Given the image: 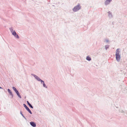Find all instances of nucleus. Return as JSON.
Returning <instances> with one entry per match:
<instances>
[{"instance_id":"obj_19","label":"nucleus","mask_w":127,"mask_h":127,"mask_svg":"<svg viewBox=\"0 0 127 127\" xmlns=\"http://www.w3.org/2000/svg\"><path fill=\"white\" fill-rule=\"evenodd\" d=\"M50 0H48V1H50Z\"/></svg>"},{"instance_id":"obj_8","label":"nucleus","mask_w":127,"mask_h":127,"mask_svg":"<svg viewBox=\"0 0 127 127\" xmlns=\"http://www.w3.org/2000/svg\"><path fill=\"white\" fill-rule=\"evenodd\" d=\"M111 2L108 0H106L104 2V4L106 6L109 4Z\"/></svg>"},{"instance_id":"obj_11","label":"nucleus","mask_w":127,"mask_h":127,"mask_svg":"<svg viewBox=\"0 0 127 127\" xmlns=\"http://www.w3.org/2000/svg\"><path fill=\"white\" fill-rule=\"evenodd\" d=\"M27 103L29 107L32 108H33V106L32 105L31 103L28 101H27Z\"/></svg>"},{"instance_id":"obj_5","label":"nucleus","mask_w":127,"mask_h":127,"mask_svg":"<svg viewBox=\"0 0 127 127\" xmlns=\"http://www.w3.org/2000/svg\"><path fill=\"white\" fill-rule=\"evenodd\" d=\"M12 34L14 35V36L17 38H19V37L18 35L16 33L15 31L14 30L13 32H12Z\"/></svg>"},{"instance_id":"obj_18","label":"nucleus","mask_w":127,"mask_h":127,"mask_svg":"<svg viewBox=\"0 0 127 127\" xmlns=\"http://www.w3.org/2000/svg\"><path fill=\"white\" fill-rule=\"evenodd\" d=\"M0 89H2L3 88L1 87H0Z\"/></svg>"},{"instance_id":"obj_6","label":"nucleus","mask_w":127,"mask_h":127,"mask_svg":"<svg viewBox=\"0 0 127 127\" xmlns=\"http://www.w3.org/2000/svg\"><path fill=\"white\" fill-rule=\"evenodd\" d=\"M23 106L31 114H32V113L31 110L29 109V108L25 104H23Z\"/></svg>"},{"instance_id":"obj_16","label":"nucleus","mask_w":127,"mask_h":127,"mask_svg":"<svg viewBox=\"0 0 127 127\" xmlns=\"http://www.w3.org/2000/svg\"><path fill=\"white\" fill-rule=\"evenodd\" d=\"M9 30H10V31L12 33V32H13V30L12 28H9Z\"/></svg>"},{"instance_id":"obj_2","label":"nucleus","mask_w":127,"mask_h":127,"mask_svg":"<svg viewBox=\"0 0 127 127\" xmlns=\"http://www.w3.org/2000/svg\"><path fill=\"white\" fill-rule=\"evenodd\" d=\"M81 7L80 4L79 3H78L77 5L74 7L72 9V10L73 11L75 12L77 11L81 8Z\"/></svg>"},{"instance_id":"obj_1","label":"nucleus","mask_w":127,"mask_h":127,"mask_svg":"<svg viewBox=\"0 0 127 127\" xmlns=\"http://www.w3.org/2000/svg\"><path fill=\"white\" fill-rule=\"evenodd\" d=\"M120 50L119 48L117 49L115 54L116 60L118 62L120 61L121 58V55L119 54L120 52V51H119Z\"/></svg>"},{"instance_id":"obj_7","label":"nucleus","mask_w":127,"mask_h":127,"mask_svg":"<svg viewBox=\"0 0 127 127\" xmlns=\"http://www.w3.org/2000/svg\"><path fill=\"white\" fill-rule=\"evenodd\" d=\"M31 125L33 127H35L36 126V125L35 123L33 122H31L30 123Z\"/></svg>"},{"instance_id":"obj_13","label":"nucleus","mask_w":127,"mask_h":127,"mask_svg":"<svg viewBox=\"0 0 127 127\" xmlns=\"http://www.w3.org/2000/svg\"><path fill=\"white\" fill-rule=\"evenodd\" d=\"M109 45H105V49L106 50L109 48Z\"/></svg>"},{"instance_id":"obj_9","label":"nucleus","mask_w":127,"mask_h":127,"mask_svg":"<svg viewBox=\"0 0 127 127\" xmlns=\"http://www.w3.org/2000/svg\"><path fill=\"white\" fill-rule=\"evenodd\" d=\"M108 17L110 18H112L113 17V15L111 12L109 11L108 12Z\"/></svg>"},{"instance_id":"obj_14","label":"nucleus","mask_w":127,"mask_h":127,"mask_svg":"<svg viewBox=\"0 0 127 127\" xmlns=\"http://www.w3.org/2000/svg\"><path fill=\"white\" fill-rule=\"evenodd\" d=\"M20 114H21V115L23 117V118L25 119V120H27L26 118L22 114V112L21 111H20Z\"/></svg>"},{"instance_id":"obj_10","label":"nucleus","mask_w":127,"mask_h":127,"mask_svg":"<svg viewBox=\"0 0 127 127\" xmlns=\"http://www.w3.org/2000/svg\"><path fill=\"white\" fill-rule=\"evenodd\" d=\"M7 91L9 93L10 95L11 96L12 98H13V95L10 90L9 89H8Z\"/></svg>"},{"instance_id":"obj_17","label":"nucleus","mask_w":127,"mask_h":127,"mask_svg":"<svg viewBox=\"0 0 127 127\" xmlns=\"http://www.w3.org/2000/svg\"><path fill=\"white\" fill-rule=\"evenodd\" d=\"M106 42H108L109 41V40H108L106 39Z\"/></svg>"},{"instance_id":"obj_3","label":"nucleus","mask_w":127,"mask_h":127,"mask_svg":"<svg viewBox=\"0 0 127 127\" xmlns=\"http://www.w3.org/2000/svg\"><path fill=\"white\" fill-rule=\"evenodd\" d=\"M31 75L33 76L35 78V79H36L37 81L40 82L41 84H43L44 83V81L41 80L39 77H38L37 76L35 75L34 74H32Z\"/></svg>"},{"instance_id":"obj_4","label":"nucleus","mask_w":127,"mask_h":127,"mask_svg":"<svg viewBox=\"0 0 127 127\" xmlns=\"http://www.w3.org/2000/svg\"><path fill=\"white\" fill-rule=\"evenodd\" d=\"M12 88L13 90L15 91L16 93L18 95V96L20 98H21L22 97L21 95H20L18 91L17 90L16 88L14 87H13Z\"/></svg>"},{"instance_id":"obj_15","label":"nucleus","mask_w":127,"mask_h":127,"mask_svg":"<svg viewBox=\"0 0 127 127\" xmlns=\"http://www.w3.org/2000/svg\"><path fill=\"white\" fill-rule=\"evenodd\" d=\"M42 84L43 85V87H45L46 88H47V86H46V85L44 83H44Z\"/></svg>"},{"instance_id":"obj_12","label":"nucleus","mask_w":127,"mask_h":127,"mask_svg":"<svg viewBox=\"0 0 127 127\" xmlns=\"http://www.w3.org/2000/svg\"><path fill=\"white\" fill-rule=\"evenodd\" d=\"M86 59L88 61H90L91 60V57H89V56H87L86 58Z\"/></svg>"}]
</instances>
